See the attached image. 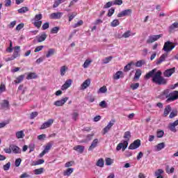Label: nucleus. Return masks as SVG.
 I'll use <instances>...</instances> for the list:
<instances>
[{
  "label": "nucleus",
  "mask_w": 178,
  "mask_h": 178,
  "mask_svg": "<svg viewBox=\"0 0 178 178\" xmlns=\"http://www.w3.org/2000/svg\"><path fill=\"white\" fill-rule=\"evenodd\" d=\"M152 81L157 86H166L168 84V79L162 76V72L161 70L157 71L156 68L153 69L145 74V79L147 80L151 79Z\"/></svg>",
  "instance_id": "nucleus-1"
},
{
  "label": "nucleus",
  "mask_w": 178,
  "mask_h": 178,
  "mask_svg": "<svg viewBox=\"0 0 178 178\" xmlns=\"http://www.w3.org/2000/svg\"><path fill=\"white\" fill-rule=\"evenodd\" d=\"M131 137V133L130 131L124 132V138L127 140H123V143H120L116 147L117 151H120L122 149V151H125L126 148H127L129 145V141L130 140V138Z\"/></svg>",
  "instance_id": "nucleus-2"
},
{
  "label": "nucleus",
  "mask_w": 178,
  "mask_h": 178,
  "mask_svg": "<svg viewBox=\"0 0 178 178\" xmlns=\"http://www.w3.org/2000/svg\"><path fill=\"white\" fill-rule=\"evenodd\" d=\"M169 89H165L163 91L162 95H165L168 98L166 102H172L178 99V90H175L170 93Z\"/></svg>",
  "instance_id": "nucleus-3"
},
{
  "label": "nucleus",
  "mask_w": 178,
  "mask_h": 178,
  "mask_svg": "<svg viewBox=\"0 0 178 178\" xmlns=\"http://www.w3.org/2000/svg\"><path fill=\"white\" fill-rule=\"evenodd\" d=\"M175 47H176V44H173V42L167 41L164 43L163 49L165 51V52H166V54H168V52H170V51H172Z\"/></svg>",
  "instance_id": "nucleus-4"
},
{
  "label": "nucleus",
  "mask_w": 178,
  "mask_h": 178,
  "mask_svg": "<svg viewBox=\"0 0 178 178\" xmlns=\"http://www.w3.org/2000/svg\"><path fill=\"white\" fill-rule=\"evenodd\" d=\"M162 34L160 35H153L149 36L148 39L147 40V44H152V42H155V41H158L159 38H161Z\"/></svg>",
  "instance_id": "nucleus-5"
},
{
  "label": "nucleus",
  "mask_w": 178,
  "mask_h": 178,
  "mask_svg": "<svg viewBox=\"0 0 178 178\" xmlns=\"http://www.w3.org/2000/svg\"><path fill=\"white\" fill-rule=\"evenodd\" d=\"M141 145V140L140 139H137L134 141V143H131L129 146V149H137Z\"/></svg>",
  "instance_id": "nucleus-6"
},
{
  "label": "nucleus",
  "mask_w": 178,
  "mask_h": 178,
  "mask_svg": "<svg viewBox=\"0 0 178 178\" xmlns=\"http://www.w3.org/2000/svg\"><path fill=\"white\" fill-rule=\"evenodd\" d=\"M54 123V119H49L47 122H44L41 127L40 130H44V129H48V127H51Z\"/></svg>",
  "instance_id": "nucleus-7"
},
{
  "label": "nucleus",
  "mask_w": 178,
  "mask_h": 178,
  "mask_svg": "<svg viewBox=\"0 0 178 178\" xmlns=\"http://www.w3.org/2000/svg\"><path fill=\"white\" fill-rule=\"evenodd\" d=\"M131 9H127L124 10H122L121 13L118 14V17H123L124 16H130L131 15Z\"/></svg>",
  "instance_id": "nucleus-8"
},
{
  "label": "nucleus",
  "mask_w": 178,
  "mask_h": 178,
  "mask_svg": "<svg viewBox=\"0 0 178 178\" xmlns=\"http://www.w3.org/2000/svg\"><path fill=\"white\" fill-rule=\"evenodd\" d=\"M176 126H178V120H175L172 123H170L168 125V129L170 130V131L176 133V131H177V130H176Z\"/></svg>",
  "instance_id": "nucleus-9"
},
{
  "label": "nucleus",
  "mask_w": 178,
  "mask_h": 178,
  "mask_svg": "<svg viewBox=\"0 0 178 178\" xmlns=\"http://www.w3.org/2000/svg\"><path fill=\"white\" fill-rule=\"evenodd\" d=\"M175 70H176L175 67H172V68L165 70L163 72L164 77H170V76H172L173 74V73H175Z\"/></svg>",
  "instance_id": "nucleus-10"
},
{
  "label": "nucleus",
  "mask_w": 178,
  "mask_h": 178,
  "mask_svg": "<svg viewBox=\"0 0 178 178\" xmlns=\"http://www.w3.org/2000/svg\"><path fill=\"white\" fill-rule=\"evenodd\" d=\"M67 99H69V97H65L60 100L56 101L54 104L56 106H63V105H65V104H66Z\"/></svg>",
  "instance_id": "nucleus-11"
},
{
  "label": "nucleus",
  "mask_w": 178,
  "mask_h": 178,
  "mask_svg": "<svg viewBox=\"0 0 178 178\" xmlns=\"http://www.w3.org/2000/svg\"><path fill=\"white\" fill-rule=\"evenodd\" d=\"M72 83H73V80L67 79L65 82V83L61 86V90H63V91L65 90H67V88H69V87L72 86Z\"/></svg>",
  "instance_id": "nucleus-12"
},
{
  "label": "nucleus",
  "mask_w": 178,
  "mask_h": 178,
  "mask_svg": "<svg viewBox=\"0 0 178 178\" xmlns=\"http://www.w3.org/2000/svg\"><path fill=\"white\" fill-rule=\"evenodd\" d=\"M166 58H168V53L162 54L159 58V60H157V61L156 62V65H161L162 62H165Z\"/></svg>",
  "instance_id": "nucleus-13"
},
{
  "label": "nucleus",
  "mask_w": 178,
  "mask_h": 178,
  "mask_svg": "<svg viewBox=\"0 0 178 178\" xmlns=\"http://www.w3.org/2000/svg\"><path fill=\"white\" fill-rule=\"evenodd\" d=\"M47 37H48L47 33H43L41 35L36 36V39L38 42H42L44 40H47Z\"/></svg>",
  "instance_id": "nucleus-14"
},
{
  "label": "nucleus",
  "mask_w": 178,
  "mask_h": 178,
  "mask_svg": "<svg viewBox=\"0 0 178 178\" xmlns=\"http://www.w3.org/2000/svg\"><path fill=\"white\" fill-rule=\"evenodd\" d=\"M73 149L76 151V152H79V154H83V152H84L85 147L83 145H79L74 147Z\"/></svg>",
  "instance_id": "nucleus-15"
},
{
  "label": "nucleus",
  "mask_w": 178,
  "mask_h": 178,
  "mask_svg": "<svg viewBox=\"0 0 178 178\" xmlns=\"http://www.w3.org/2000/svg\"><path fill=\"white\" fill-rule=\"evenodd\" d=\"M90 84H91V79H86L81 86V90H86V88L90 87Z\"/></svg>",
  "instance_id": "nucleus-16"
},
{
  "label": "nucleus",
  "mask_w": 178,
  "mask_h": 178,
  "mask_svg": "<svg viewBox=\"0 0 178 178\" xmlns=\"http://www.w3.org/2000/svg\"><path fill=\"white\" fill-rule=\"evenodd\" d=\"M15 51H14L13 54V57L14 59H16V58H18V56H20V54H19V52H20V46H16L15 47Z\"/></svg>",
  "instance_id": "nucleus-17"
},
{
  "label": "nucleus",
  "mask_w": 178,
  "mask_h": 178,
  "mask_svg": "<svg viewBox=\"0 0 178 178\" xmlns=\"http://www.w3.org/2000/svg\"><path fill=\"white\" fill-rule=\"evenodd\" d=\"M11 151H13V154H21L22 150L20 149V147L15 145H11Z\"/></svg>",
  "instance_id": "nucleus-18"
},
{
  "label": "nucleus",
  "mask_w": 178,
  "mask_h": 178,
  "mask_svg": "<svg viewBox=\"0 0 178 178\" xmlns=\"http://www.w3.org/2000/svg\"><path fill=\"white\" fill-rule=\"evenodd\" d=\"M113 79L114 80H119V79H120V77L122 79H123L124 77V76H123V72L122 71H118L114 75H113Z\"/></svg>",
  "instance_id": "nucleus-19"
},
{
  "label": "nucleus",
  "mask_w": 178,
  "mask_h": 178,
  "mask_svg": "<svg viewBox=\"0 0 178 178\" xmlns=\"http://www.w3.org/2000/svg\"><path fill=\"white\" fill-rule=\"evenodd\" d=\"M97 145H98V139L96 138L92 142L90 146L88 148V151H92V149H94Z\"/></svg>",
  "instance_id": "nucleus-20"
},
{
  "label": "nucleus",
  "mask_w": 178,
  "mask_h": 178,
  "mask_svg": "<svg viewBox=\"0 0 178 178\" xmlns=\"http://www.w3.org/2000/svg\"><path fill=\"white\" fill-rule=\"evenodd\" d=\"M133 65H134V62L133 61L128 63L127 65L124 66L123 72H124L125 73H127V72L131 70V66Z\"/></svg>",
  "instance_id": "nucleus-21"
},
{
  "label": "nucleus",
  "mask_w": 178,
  "mask_h": 178,
  "mask_svg": "<svg viewBox=\"0 0 178 178\" xmlns=\"http://www.w3.org/2000/svg\"><path fill=\"white\" fill-rule=\"evenodd\" d=\"M171 111H172V107L170 106V105L166 106V107L164 109V113H163L164 118H166V116H168V115H169V113H170Z\"/></svg>",
  "instance_id": "nucleus-22"
},
{
  "label": "nucleus",
  "mask_w": 178,
  "mask_h": 178,
  "mask_svg": "<svg viewBox=\"0 0 178 178\" xmlns=\"http://www.w3.org/2000/svg\"><path fill=\"white\" fill-rule=\"evenodd\" d=\"M62 13H54L50 15L51 19H60L62 17Z\"/></svg>",
  "instance_id": "nucleus-23"
},
{
  "label": "nucleus",
  "mask_w": 178,
  "mask_h": 178,
  "mask_svg": "<svg viewBox=\"0 0 178 178\" xmlns=\"http://www.w3.org/2000/svg\"><path fill=\"white\" fill-rule=\"evenodd\" d=\"M1 106L3 109H8L9 108V101L4 99L3 102L1 103Z\"/></svg>",
  "instance_id": "nucleus-24"
},
{
  "label": "nucleus",
  "mask_w": 178,
  "mask_h": 178,
  "mask_svg": "<svg viewBox=\"0 0 178 178\" xmlns=\"http://www.w3.org/2000/svg\"><path fill=\"white\" fill-rule=\"evenodd\" d=\"M94 134H89L86 136V139L82 140L81 143H88L89 141H91V140H92Z\"/></svg>",
  "instance_id": "nucleus-25"
},
{
  "label": "nucleus",
  "mask_w": 178,
  "mask_h": 178,
  "mask_svg": "<svg viewBox=\"0 0 178 178\" xmlns=\"http://www.w3.org/2000/svg\"><path fill=\"white\" fill-rule=\"evenodd\" d=\"M74 169L73 168H68L63 172V176H70L74 172Z\"/></svg>",
  "instance_id": "nucleus-26"
},
{
  "label": "nucleus",
  "mask_w": 178,
  "mask_h": 178,
  "mask_svg": "<svg viewBox=\"0 0 178 178\" xmlns=\"http://www.w3.org/2000/svg\"><path fill=\"white\" fill-rule=\"evenodd\" d=\"M104 165H105L104 159H99L96 163V165L98 166L99 168H104Z\"/></svg>",
  "instance_id": "nucleus-27"
},
{
  "label": "nucleus",
  "mask_w": 178,
  "mask_h": 178,
  "mask_svg": "<svg viewBox=\"0 0 178 178\" xmlns=\"http://www.w3.org/2000/svg\"><path fill=\"white\" fill-rule=\"evenodd\" d=\"M141 76V70L138 69L136 71L135 75H134V80H138L140 77Z\"/></svg>",
  "instance_id": "nucleus-28"
},
{
  "label": "nucleus",
  "mask_w": 178,
  "mask_h": 178,
  "mask_svg": "<svg viewBox=\"0 0 178 178\" xmlns=\"http://www.w3.org/2000/svg\"><path fill=\"white\" fill-rule=\"evenodd\" d=\"M165 172L168 175H170V173H175V168L172 167L170 168V167L169 165H166Z\"/></svg>",
  "instance_id": "nucleus-29"
},
{
  "label": "nucleus",
  "mask_w": 178,
  "mask_h": 178,
  "mask_svg": "<svg viewBox=\"0 0 178 178\" xmlns=\"http://www.w3.org/2000/svg\"><path fill=\"white\" fill-rule=\"evenodd\" d=\"M55 54V49H49L47 54H46V58H50Z\"/></svg>",
  "instance_id": "nucleus-30"
},
{
  "label": "nucleus",
  "mask_w": 178,
  "mask_h": 178,
  "mask_svg": "<svg viewBox=\"0 0 178 178\" xmlns=\"http://www.w3.org/2000/svg\"><path fill=\"white\" fill-rule=\"evenodd\" d=\"M33 173L35 175H42V173H44V168H40L35 169L33 170Z\"/></svg>",
  "instance_id": "nucleus-31"
},
{
  "label": "nucleus",
  "mask_w": 178,
  "mask_h": 178,
  "mask_svg": "<svg viewBox=\"0 0 178 178\" xmlns=\"http://www.w3.org/2000/svg\"><path fill=\"white\" fill-rule=\"evenodd\" d=\"M143 65H145V60H140L136 63L135 66L136 67H141Z\"/></svg>",
  "instance_id": "nucleus-32"
},
{
  "label": "nucleus",
  "mask_w": 178,
  "mask_h": 178,
  "mask_svg": "<svg viewBox=\"0 0 178 178\" xmlns=\"http://www.w3.org/2000/svg\"><path fill=\"white\" fill-rule=\"evenodd\" d=\"M175 29H178V22H175L171 26H170V32L172 33V31H173Z\"/></svg>",
  "instance_id": "nucleus-33"
},
{
  "label": "nucleus",
  "mask_w": 178,
  "mask_h": 178,
  "mask_svg": "<svg viewBox=\"0 0 178 178\" xmlns=\"http://www.w3.org/2000/svg\"><path fill=\"white\" fill-rule=\"evenodd\" d=\"M22 80H24V75L19 76L14 81L15 84H19Z\"/></svg>",
  "instance_id": "nucleus-34"
},
{
  "label": "nucleus",
  "mask_w": 178,
  "mask_h": 178,
  "mask_svg": "<svg viewBox=\"0 0 178 178\" xmlns=\"http://www.w3.org/2000/svg\"><path fill=\"white\" fill-rule=\"evenodd\" d=\"M65 1L66 0H55L53 8H58L60 3L65 2Z\"/></svg>",
  "instance_id": "nucleus-35"
},
{
  "label": "nucleus",
  "mask_w": 178,
  "mask_h": 178,
  "mask_svg": "<svg viewBox=\"0 0 178 178\" xmlns=\"http://www.w3.org/2000/svg\"><path fill=\"white\" fill-rule=\"evenodd\" d=\"M60 30V28L59 26H54L51 29L50 33L51 34H58V31Z\"/></svg>",
  "instance_id": "nucleus-36"
},
{
  "label": "nucleus",
  "mask_w": 178,
  "mask_h": 178,
  "mask_svg": "<svg viewBox=\"0 0 178 178\" xmlns=\"http://www.w3.org/2000/svg\"><path fill=\"white\" fill-rule=\"evenodd\" d=\"M156 148L157 151L163 149V148H165V143H159L157 145H156Z\"/></svg>",
  "instance_id": "nucleus-37"
},
{
  "label": "nucleus",
  "mask_w": 178,
  "mask_h": 178,
  "mask_svg": "<svg viewBox=\"0 0 178 178\" xmlns=\"http://www.w3.org/2000/svg\"><path fill=\"white\" fill-rule=\"evenodd\" d=\"M27 80H31V79H37V74L34 72H31L26 77Z\"/></svg>",
  "instance_id": "nucleus-38"
},
{
  "label": "nucleus",
  "mask_w": 178,
  "mask_h": 178,
  "mask_svg": "<svg viewBox=\"0 0 178 178\" xmlns=\"http://www.w3.org/2000/svg\"><path fill=\"white\" fill-rule=\"evenodd\" d=\"M120 24V22H119V19H114L113 22L111 23V27H116L117 26H119Z\"/></svg>",
  "instance_id": "nucleus-39"
},
{
  "label": "nucleus",
  "mask_w": 178,
  "mask_h": 178,
  "mask_svg": "<svg viewBox=\"0 0 178 178\" xmlns=\"http://www.w3.org/2000/svg\"><path fill=\"white\" fill-rule=\"evenodd\" d=\"M164 134H165V131H163V130L157 131L156 137L157 138H162Z\"/></svg>",
  "instance_id": "nucleus-40"
},
{
  "label": "nucleus",
  "mask_w": 178,
  "mask_h": 178,
  "mask_svg": "<svg viewBox=\"0 0 178 178\" xmlns=\"http://www.w3.org/2000/svg\"><path fill=\"white\" fill-rule=\"evenodd\" d=\"M112 59H113V57L112 56L106 57V58H104L103 60L104 65H106V63H109V62H111V60H112Z\"/></svg>",
  "instance_id": "nucleus-41"
},
{
  "label": "nucleus",
  "mask_w": 178,
  "mask_h": 178,
  "mask_svg": "<svg viewBox=\"0 0 178 178\" xmlns=\"http://www.w3.org/2000/svg\"><path fill=\"white\" fill-rule=\"evenodd\" d=\"M17 138H23L24 137V132L23 131H19L16 133Z\"/></svg>",
  "instance_id": "nucleus-42"
},
{
  "label": "nucleus",
  "mask_w": 178,
  "mask_h": 178,
  "mask_svg": "<svg viewBox=\"0 0 178 178\" xmlns=\"http://www.w3.org/2000/svg\"><path fill=\"white\" fill-rule=\"evenodd\" d=\"M138 87H140L139 83H131L130 85V88H131V90H137V88H138Z\"/></svg>",
  "instance_id": "nucleus-43"
},
{
  "label": "nucleus",
  "mask_w": 178,
  "mask_h": 178,
  "mask_svg": "<svg viewBox=\"0 0 178 178\" xmlns=\"http://www.w3.org/2000/svg\"><path fill=\"white\" fill-rule=\"evenodd\" d=\"M17 11H18V13H26V12H29V8L22 7L19 8Z\"/></svg>",
  "instance_id": "nucleus-44"
},
{
  "label": "nucleus",
  "mask_w": 178,
  "mask_h": 178,
  "mask_svg": "<svg viewBox=\"0 0 178 178\" xmlns=\"http://www.w3.org/2000/svg\"><path fill=\"white\" fill-rule=\"evenodd\" d=\"M45 161L44 159H39L37 161H33V165L37 166V165H42Z\"/></svg>",
  "instance_id": "nucleus-45"
},
{
  "label": "nucleus",
  "mask_w": 178,
  "mask_h": 178,
  "mask_svg": "<svg viewBox=\"0 0 178 178\" xmlns=\"http://www.w3.org/2000/svg\"><path fill=\"white\" fill-rule=\"evenodd\" d=\"M130 35H131V31H127L124 33L122 34V37L123 38H129V37H130Z\"/></svg>",
  "instance_id": "nucleus-46"
},
{
  "label": "nucleus",
  "mask_w": 178,
  "mask_h": 178,
  "mask_svg": "<svg viewBox=\"0 0 178 178\" xmlns=\"http://www.w3.org/2000/svg\"><path fill=\"white\" fill-rule=\"evenodd\" d=\"M33 24L35 27H37V29H40L41 27V25L42 24V21H35Z\"/></svg>",
  "instance_id": "nucleus-47"
},
{
  "label": "nucleus",
  "mask_w": 178,
  "mask_h": 178,
  "mask_svg": "<svg viewBox=\"0 0 178 178\" xmlns=\"http://www.w3.org/2000/svg\"><path fill=\"white\" fill-rule=\"evenodd\" d=\"M108 91V89L106 88V86H102L99 89L98 92H102V94H105Z\"/></svg>",
  "instance_id": "nucleus-48"
},
{
  "label": "nucleus",
  "mask_w": 178,
  "mask_h": 178,
  "mask_svg": "<svg viewBox=\"0 0 178 178\" xmlns=\"http://www.w3.org/2000/svg\"><path fill=\"white\" fill-rule=\"evenodd\" d=\"M6 91V86H5V84L1 83L0 85V95L1 94H2V92Z\"/></svg>",
  "instance_id": "nucleus-49"
},
{
  "label": "nucleus",
  "mask_w": 178,
  "mask_h": 178,
  "mask_svg": "<svg viewBox=\"0 0 178 178\" xmlns=\"http://www.w3.org/2000/svg\"><path fill=\"white\" fill-rule=\"evenodd\" d=\"M115 13V8H111L108 10V13L107 14V16L108 17H111L112 16V15H113Z\"/></svg>",
  "instance_id": "nucleus-50"
},
{
  "label": "nucleus",
  "mask_w": 178,
  "mask_h": 178,
  "mask_svg": "<svg viewBox=\"0 0 178 178\" xmlns=\"http://www.w3.org/2000/svg\"><path fill=\"white\" fill-rule=\"evenodd\" d=\"M163 173V170L159 169L155 172L154 175L156 176V177H157L158 176H161Z\"/></svg>",
  "instance_id": "nucleus-51"
},
{
  "label": "nucleus",
  "mask_w": 178,
  "mask_h": 178,
  "mask_svg": "<svg viewBox=\"0 0 178 178\" xmlns=\"http://www.w3.org/2000/svg\"><path fill=\"white\" fill-rule=\"evenodd\" d=\"M113 163V161L111 158L106 159V165L107 166H111Z\"/></svg>",
  "instance_id": "nucleus-52"
},
{
  "label": "nucleus",
  "mask_w": 178,
  "mask_h": 178,
  "mask_svg": "<svg viewBox=\"0 0 178 178\" xmlns=\"http://www.w3.org/2000/svg\"><path fill=\"white\" fill-rule=\"evenodd\" d=\"M113 5V1H108L104 6V9H108V8H111Z\"/></svg>",
  "instance_id": "nucleus-53"
},
{
  "label": "nucleus",
  "mask_w": 178,
  "mask_h": 178,
  "mask_svg": "<svg viewBox=\"0 0 178 178\" xmlns=\"http://www.w3.org/2000/svg\"><path fill=\"white\" fill-rule=\"evenodd\" d=\"M66 66L61 67L60 72V76H65V73H66Z\"/></svg>",
  "instance_id": "nucleus-54"
},
{
  "label": "nucleus",
  "mask_w": 178,
  "mask_h": 178,
  "mask_svg": "<svg viewBox=\"0 0 178 178\" xmlns=\"http://www.w3.org/2000/svg\"><path fill=\"white\" fill-rule=\"evenodd\" d=\"M99 105L101 106V108H107L108 106V104L105 100L102 101Z\"/></svg>",
  "instance_id": "nucleus-55"
},
{
  "label": "nucleus",
  "mask_w": 178,
  "mask_h": 178,
  "mask_svg": "<svg viewBox=\"0 0 178 178\" xmlns=\"http://www.w3.org/2000/svg\"><path fill=\"white\" fill-rule=\"evenodd\" d=\"M22 163V159H17L15 162V165L16 168H19L20 166V164Z\"/></svg>",
  "instance_id": "nucleus-56"
},
{
  "label": "nucleus",
  "mask_w": 178,
  "mask_h": 178,
  "mask_svg": "<svg viewBox=\"0 0 178 178\" xmlns=\"http://www.w3.org/2000/svg\"><path fill=\"white\" fill-rule=\"evenodd\" d=\"M37 116H38V112H32L30 115V119H34V118H37Z\"/></svg>",
  "instance_id": "nucleus-57"
},
{
  "label": "nucleus",
  "mask_w": 178,
  "mask_h": 178,
  "mask_svg": "<svg viewBox=\"0 0 178 178\" xmlns=\"http://www.w3.org/2000/svg\"><path fill=\"white\" fill-rule=\"evenodd\" d=\"M23 27H24V24L21 23L16 26L15 30H17V31H20Z\"/></svg>",
  "instance_id": "nucleus-58"
},
{
  "label": "nucleus",
  "mask_w": 178,
  "mask_h": 178,
  "mask_svg": "<svg viewBox=\"0 0 178 178\" xmlns=\"http://www.w3.org/2000/svg\"><path fill=\"white\" fill-rule=\"evenodd\" d=\"M3 170H9L10 169V162L7 163L3 166Z\"/></svg>",
  "instance_id": "nucleus-59"
},
{
  "label": "nucleus",
  "mask_w": 178,
  "mask_h": 178,
  "mask_svg": "<svg viewBox=\"0 0 178 178\" xmlns=\"http://www.w3.org/2000/svg\"><path fill=\"white\" fill-rule=\"evenodd\" d=\"M90 63H91V60H86L83 65L84 69H86V67H88V66H90Z\"/></svg>",
  "instance_id": "nucleus-60"
},
{
  "label": "nucleus",
  "mask_w": 178,
  "mask_h": 178,
  "mask_svg": "<svg viewBox=\"0 0 178 178\" xmlns=\"http://www.w3.org/2000/svg\"><path fill=\"white\" fill-rule=\"evenodd\" d=\"M115 122H116V120H115V119L111 120L108 122L107 127H110V129H111V128H112V126H113V125L115 124Z\"/></svg>",
  "instance_id": "nucleus-61"
},
{
  "label": "nucleus",
  "mask_w": 178,
  "mask_h": 178,
  "mask_svg": "<svg viewBox=\"0 0 178 178\" xmlns=\"http://www.w3.org/2000/svg\"><path fill=\"white\" fill-rule=\"evenodd\" d=\"M175 116H177V111H172L169 115L170 119H173Z\"/></svg>",
  "instance_id": "nucleus-62"
},
{
  "label": "nucleus",
  "mask_w": 178,
  "mask_h": 178,
  "mask_svg": "<svg viewBox=\"0 0 178 178\" xmlns=\"http://www.w3.org/2000/svg\"><path fill=\"white\" fill-rule=\"evenodd\" d=\"M51 148H52V144L51 143H47V145H46L44 150L46 152H48V151H49V149H51Z\"/></svg>",
  "instance_id": "nucleus-63"
},
{
  "label": "nucleus",
  "mask_w": 178,
  "mask_h": 178,
  "mask_svg": "<svg viewBox=\"0 0 178 178\" xmlns=\"http://www.w3.org/2000/svg\"><path fill=\"white\" fill-rule=\"evenodd\" d=\"M42 30H47V29H49V22L44 23L42 26Z\"/></svg>",
  "instance_id": "nucleus-64"
}]
</instances>
